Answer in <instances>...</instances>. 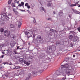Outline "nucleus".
<instances>
[{
	"label": "nucleus",
	"instance_id": "f257e3e1",
	"mask_svg": "<svg viewBox=\"0 0 80 80\" xmlns=\"http://www.w3.org/2000/svg\"><path fill=\"white\" fill-rule=\"evenodd\" d=\"M61 67L62 70L65 68H66V69H63L62 71L60 69L59 71H57L56 73L54 75V77H57L59 75L65 76L68 75V76H69L70 75V73H73L74 72V68L72 66H69L67 63H65L64 64L62 65Z\"/></svg>",
	"mask_w": 80,
	"mask_h": 80
},
{
	"label": "nucleus",
	"instance_id": "f03ea898",
	"mask_svg": "<svg viewBox=\"0 0 80 80\" xmlns=\"http://www.w3.org/2000/svg\"><path fill=\"white\" fill-rule=\"evenodd\" d=\"M9 17L7 16V14L4 12L0 15V22L2 23H4V21L7 20H8Z\"/></svg>",
	"mask_w": 80,
	"mask_h": 80
},
{
	"label": "nucleus",
	"instance_id": "7ed1b4c3",
	"mask_svg": "<svg viewBox=\"0 0 80 80\" xmlns=\"http://www.w3.org/2000/svg\"><path fill=\"white\" fill-rule=\"evenodd\" d=\"M4 34L0 36V40H3L5 38V37H8L10 36V31L8 30H7L4 31Z\"/></svg>",
	"mask_w": 80,
	"mask_h": 80
},
{
	"label": "nucleus",
	"instance_id": "20e7f679",
	"mask_svg": "<svg viewBox=\"0 0 80 80\" xmlns=\"http://www.w3.org/2000/svg\"><path fill=\"white\" fill-rule=\"evenodd\" d=\"M25 35H27L29 37H31L33 35V31L30 30V31H28L25 32Z\"/></svg>",
	"mask_w": 80,
	"mask_h": 80
},
{
	"label": "nucleus",
	"instance_id": "39448f33",
	"mask_svg": "<svg viewBox=\"0 0 80 80\" xmlns=\"http://www.w3.org/2000/svg\"><path fill=\"white\" fill-rule=\"evenodd\" d=\"M55 31V30L53 29H51L49 32H49L48 34V36H55V34L54 32Z\"/></svg>",
	"mask_w": 80,
	"mask_h": 80
},
{
	"label": "nucleus",
	"instance_id": "423d86ee",
	"mask_svg": "<svg viewBox=\"0 0 80 80\" xmlns=\"http://www.w3.org/2000/svg\"><path fill=\"white\" fill-rule=\"evenodd\" d=\"M36 40L39 42H41V41L42 40V39L41 36L38 35L37 37Z\"/></svg>",
	"mask_w": 80,
	"mask_h": 80
},
{
	"label": "nucleus",
	"instance_id": "0eeeda50",
	"mask_svg": "<svg viewBox=\"0 0 80 80\" xmlns=\"http://www.w3.org/2000/svg\"><path fill=\"white\" fill-rule=\"evenodd\" d=\"M18 23V28H20V27L22 24V19H20L19 20V22Z\"/></svg>",
	"mask_w": 80,
	"mask_h": 80
},
{
	"label": "nucleus",
	"instance_id": "6e6552de",
	"mask_svg": "<svg viewBox=\"0 0 80 80\" xmlns=\"http://www.w3.org/2000/svg\"><path fill=\"white\" fill-rule=\"evenodd\" d=\"M38 73L37 71L32 72V75L34 77H36V76H37V74H38Z\"/></svg>",
	"mask_w": 80,
	"mask_h": 80
},
{
	"label": "nucleus",
	"instance_id": "1a4fd4ad",
	"mask_svg": "<svg viewBox=\"0 0 80 80\" xmlns=\"http://www.w3.org/2000/svg\"><path fill=\"white\" fill-rule=\"evenodd\" d=\"M8 52H9L8 50H4L3 51H2V53H3V54H5V55H7V54L8 53Z\"/></svg>",
	"mask_w": 80,
	"mask_h": 80
},
{
	"label": "nucleus",
	"instance_id": "9d476101",
	"mask_svg": "<svg viewBox=\"0 0 80 80\" xmlns=\"http://www.w3.org/2000/svg\"><path fill=\"white\" fill-rule=\"evenodd\" d=\"M32 78V74L31 73H29L28 75V77H27L26 78V80H30Z\"/></svg>",
	"mask_w": 80,
	"mask_h": 80
},
{
	"label": "nucleus",
	"instance_id": "9b49d317",
	"mask_svg": "<svg viewBox=\"0 0 80 80\" xmlns=\"http://www.w3.org/2000/svg\"><path fill=\"white\" fill-rule=\"evenodd\" d=\"M72 10L73 12L76 14H80V12L78 11L76 9H72Z\"/></svg>",
	"mask_w": 80,
	"mask_h": 80
},
{
	"label": "nucleus",
	"instance_id": "f8f14e48",
	"mask_svg": "<svg viewBox=\"0 0 80 80\" xmlns=\"http://www.w3.org/2000/svg\"><path fill=\"white\" fill-rule=\"evenodd\" d=\"M10 45L11 47H14L15 45V42L14 41H11Z\"/></svg>",
	"mask_w": 80,
	"mask_h": 80
},
{
	"label": "nucleus",
	"instance_id": "ddd939ff",
	"mask_svg": "<svg viewBox=\"0 0 80 80\" xmlns=\"http://www.w3.org/2000/svg\"><path fill=\"white\" fill-rule=\"evenodd\" d=\"M52 51H53V52L55 51V50H56V47H55V46L53 45L52 46Z\"/></svg>",
	"mask_w": 80,
	"mask_h": 80
},
{
	"label": "nucleus",
	"instance_id": "4468645a",
	"mask_svg": "<svg viewBox=\"0 0 80 80\" xmlns=\"http://www.w3.org/2000/svg\"><path fill=\"white\" fill-rule=\"evenodd\" d=\"M3 68H4V67L3 66V64H1L0 65V70H2Z\"/></svg>",
	"mask_w": 80,
	"mask_h": 80
},
{
	"label": "nucleus",
	"instance_id": "2eb2a0df",
	"mask_svg": "<svg viewBox=\"0 0 80 80\" xmlns=\"http://www.w3.org/2000/svg\"><path fill=\"white\" fill-rule=\"evenodd\" d=\"M33 31L34 32L36 33V32H37L38 31V29H37L36 28H33Z\"/></svg>",
	"mask_w": 80,
	"mask_h": 80
},
{
	"label": "nucleus",
	"instance_id": "dca6fc26",
	"mask_svg": "<svg viewBox=\"0 0 80 80\" xmlns=\"http://www.w3.org/2000/svg\"><path fill=\"white\" fill-rule=\"evenodd\" d=\"M10 27L11 28H14L15 27V25L11 24L10 25Z\"/></svg>",
	"mask_w": 80,
	"mask_h": 80
},
{
	"label": "nucleus",
	"instance_id": "f3484780",
	"mask_svg": "<svg viewBox=\"0 0 80 80\" xmlns=\"http://www.w3.org/2000/svg\"><path fill=\"white\" fill-rule=\"evenodd\" d=\"M3 47V45L0 44V51H2V47Z\"/></svg>",
	"mask_w": 80,
	"mask_h": 80
},
{
	"label": "nucleus",
	"instance_id": "a211bd4d",
	"mask_svg": "<svg viewBox=\"0 0 80 80\" xmlns=\"http://www.w3.org/2000/svg\"><path fill=\"white\" fill-rule=\"evenodd\" d=\"M63 15V12H59V16H62Z\"/></svg>",
	"mask_w": 80,
	"mask_h": 80
},
{
	"label": "nucleus",
	"instance_id": "6ab92c4d",
	"mask_svg": "<svg viewBox=\"0 0 80 80\" xmlns=\"http://www.w3.org/2000/svg\"><path fill=\"white\" fill-rule=\"evenodd\" d=\"M40 10L41 12H43L44 10V8L42 7L40 8Z\"/></svg>",
	"mask_w": 80,
	"mask_h": 80
},
{
	"label": "nucleus",
	"instance_id": "aec40b11",
	"mask_svg": "<svg viewBox=\"0 0 80 80\" xmlns=\"http://www.w3.org/2000/svg\"><path fill=\"white\" fill-rule=\"evenodd\" d=\"M23 59L20 58L19 59V62L21 63H23Z\"/></svg>",
	"mask_w": 80,
	"mask_h": 80
},
{
	"label": "nucleus",
	"instance_id": "412c9836",
	"mask_svg": "<svg viewBox=\"0 0 80 80\" xmlns=\"http://www.w3.org/2000/svg\"><path fill=\"white\" fill-rule=\"evenodd\" d=\"M52 5V3L49 2L47 4L48 7H50V6H51Z\"/></svg>",
	"mask_w": 80,
	"mask_h": 80
},
{
	"label": "nucleus",
	"instance_id": "4be33fe9",
	"mask_svg": "<svg viewBox=\"0 0 80 80\" xmlns=\"http://www.w3.org/2000/svg\"><path fill=\"white\" fill-rule=\"evenodd\" d=\"M67 4H68L69 5H71V1L70 0H69L67 3Z\"/></svg>",
	"mask_w": 80,
	"mask_h": 80
},
{
	"label": "nucleus",
	"instance_id": "5701e85b",
	"mask_svg": "<svg viewBox=\"0 0 80 80\" xmlns=\"http://www.w3.org/2000/svg\"><path fill=\"white\" fill-rule=\"evenodd\" d=\"M43 70H41L39 71H38L37 72L38 73H42Z\"/></svg>",
	"mask_w": 80,
	"mask_h": 80
},
{
	"label": "nucleus",
	"instance_id": "b1692460",
	"mask_svg": "<svg viewBox=\"0 0 80 80\" xmlns=\"http://www.w3.org/2000/svg\"><path fill=\"white\" fill-rule=\"evenodd\" d=\"M69 39H70V40H72V39H73V36L72 35H70L69 36Z\"/></svg>",
	"mask_w": 80,
	"mask_h": 80
},
{
	"label": "nucleus",
	"instance_id": "393cba45",
	"mask_svg": "<svg viewBox=\"0 0 80 80\" xmlns=\"http://www.w3.org/2000/svg\"><path fill=\"white\" fill-rule=\"evenodd\" d=\"M14 3H17L18 4L19 3V1L18 0H15L14 1Z\"/></svg>",
	"mask_w": 80,
	"mask_h": 80
},
{
	"label": "nucleus",
	"instance_id": "a878e982",
	"mask_svg": "<svg viewBox=\"0 0 80 80\" xmlns=\"http://www.w3.org/2000/svg\"><path fill=\"white\" fill-rule=\"evenodd\" d=\"M52 48L51 46H49L48 47V50H52Z\"/></svg>",
	"mask_w": 80,
	"mask_h": 80
},
{
	"label": "nucleus",
	"instance_id": "bb28decb",
	"mask_svg": "<svg viewBox=\"0 0 80 80\" xmlns=\"http://www.w3.org/2000/svg\"><path fill=\"white\" fill-rule=\"evenodd\" d=\"M3 31H4V29H3V28H1L0 29V32H1V33H2Z\"/></svg>",
	"mask_w": 80,
	"mask_h": 80
},
{
	"label": "nucleus",
	"instance_id": "cd10ccee",
	"mask_svg": "<svg viewBox=\"0 0 80 80\" xmlns=\"http://www.w3.org/2000/svg\"><path fill=\"white\" fill-rule=\"evenodd\" d=\"M65 76L64 77L62 78L61 79V80H66V77H65L66 75L64 76Z\"/></svg>",
	"mask_w": 80,
	"mask_h": 80
},
{
	"label": "nucleus",
	"instance_id": "c85d7f7f",
	"mask_svg": "<svg viewBox=\"0 0 80 80\" xmlns=\"http://www.w3.org/2000/svg\"><path fill=\"white\" fill-rule=\"evenodd\" d=\"M46 20H52V18H47L46 19Z\"/></svg>",
	"mask_w": 80,
	"mask_h": 80
},
{
	"label": "nucleus",
	"instance_id": "c756f323",
	"mask_svg": "<svg viewBox=\"0 0 80 80\" xmlns=\"http://www.w3.org/2000/svg\"><path fill=\"white\" fill-rule=\"evenodd\" d=\"M72 33L74 37L77 36V33H76L74 32H73Z\"/></svg>",
	"mask_w": 80,
	"mask_h": 80
},
{
	"label": "nucleus",
	"instance_id": "7c9ffc66",
	"mask_svg": "<svg viewBox=\"0 0 80 80\" xmlns=\"http://www.w3.org/2000/svg\"><path fill=\"white\" fill-rule=\"evenodd\" d=\"M11 6L12 7H15V4L14 3H12L11 4Z\"/></svg>",
	"mask_w": 80,
	"mask_h": 80
},
{
	"label": "nucleus",
	"instance_id": "2f4dec72",
	"mask_svg": "<svg viewBox=\"0 0 80 80\" xmlns=\"http://www.w3.org/2000/svg\"><path fill=\"white\" fill-rule=\"evenodd\" d=\"M72 41H73V42H76L77 41V39L75 38H72Z\"/></svg>",
	"mask_w": 80,
	"mask_h": 80
},
{
	"label": "nucleus",
	"instance_id": "473e14b6",
	"mask_svg": "<svg viewBox=\"0 0 80 80\" xmlns=\"http://www.w3.org/2000/svg\"><path fill=\"white\" fill-rule=\"evenodd\" d=\"M23 62L24 64H26V65H28V62H27L26 61H23Z\"/></svg>",
	"mask_w": 80,
	"mask_h": 80
},
{
	"label": "nucleus",
	"instance_id": "72a5a7b5",
	"mask_svg": "<svg viewBox=\"0 0 80 80\" xmlns=\"http://www.w3.org/2000/svg\"><path fill=\"white\" fill-rule=\"evenodd\" d=\"M13 53H14V54H20V52H19V53L16 52H15V51H14Z\"/></svg>",
	"mask_w": 80,
	"mask_h": 80
},
{
	"label": "nucleus",
	"instance_id": "f704fd0d",
	"mask_svg": "<svg viewBox=\"0 0 80 80\" xmlns=\"http://www.w3.org/2000/svg\"><path fill=\"white\" fill-rule=\"evenodd\" d=\"M19 68H20V66H16L15 67V69H18Z\"/></svg>",
	"mask_w": 80,
	"mask_h": 80
},
{
	"label": "nucleus",
	"instance_id": "c9c22d12",
	"mask_svg": "<svg viewBox=\"0 0 80 80\" xmlns=\"http://www.w3.org/2000/svg\"><path fill=\"white\" fill-rule=\"evenodd\" d=\"M12 0H9L8 1V4L9 5H10V4H11V3L12 2Z\"/></svg>",
	"mask_w": 80,
	"mask_h": 80
},
{
	"label": "nucleus",
	"instance_id": "e433bc0d",
	"mask_svg": "<svg viewBox=\"0 0 80 80\" xmlns=\"http://www.w3.org/2000/svg\"><path fill=\"white\" fill-rule=\"evenodd\" d=\"M74 37H75V38H76L77 40H78V37L77 36H76Z\"/></svg>",
	"mask_w": 80,
	"mask_h": 80
},
{
	"label": "nucleus",
	"instance_id": "4c0bfd02",
	"mask_svg": "<svg viewBox=\"0 0 80 80\" xmlns=\"http://www.w3.org/2000/svg\"><path fill=\"white\" fill-rule=\"evenodd\" d=\"M77 5L76 4H72L71 5V7H75V6H76Z\"/></svg>",
	"mask_w": 80,
	"mask_h": 80
},
{
	"label": "nucleus",
	"instance_id": "58836bf2",
	"mask_svg": "<svg viewBox=\"0 0 80 80\" xmlns=\"http://www.w3.org/2000/svg\"><path fill=\"white\" fill-rule=\"evenodd\" d=\"M19 10H20V11L21 12H26L25 10H23V9H19Z\"/></svg>",
	"mask_w": 80,
	"mask_h": 80
},
{
	"label": "nucleus",
	"instance_id": "ea45409f",
	"mask_svg": "<svg viewBox=\"0 0 80 80\" xmlns=\"http://www.w3.org/2000/svg\"><path fill=\"white\" fill-rule=\"evenodd\" d=\"M33 23L34 24L36 25V20L35 19L33 20Z\"/></svg>",
	"mask_w": 80,
	"mask_h": 80
},
{
	"label": "nucleus",
	"instance_id": "a19ab883",
	"mask_svg": "<svg viewBox=\"0 0 80 80\" xmlns=\"http://www.w3.org/2000/svg\"><path fill=\"white\" fill-rule=\"evenodd\" d=\"M8 16H10V17H12V14H11V13H9L8 14Z\"/></svg>",
	"mask_w": 80,
	"mask_h": 80
},
{
	"label": "nucleus",
	"instance_id": "79ce46f5",
	"mask_svg": "<svg viewBox=\"0 0 80 80\" xmlns=\"http://www.w3.org/2000/svg\"><path fill=\"white\" fill-rule=\"evenodd\" d=\"M46 80H56L54 79H49L48 78H47L46 79Z\"/></svg>",
	"mask_w": 80,
	"mask_h": 80
},
{
	"label": "nucleus",
	"instance_id": "37998d69",
	"mask_svg": "<svg viewBox=\"0 0 80 80\" xmlns=\"http://www.w3.org/2000/svg\"><path fill=\"white\" fill-rule=\"evenodd\" d=\"M28 3H26L25 4V6L26 7H28Z\"/></svg>",
	"mask_w": 80,
	"mask_h": 80
},
{
	"label": "nucleus",
	"instance_id": "c03bdc74",
	"mask_svg": "<svg viewBox=\"0 0 80 80\" xmlns=\"http://www.w3.org/2000/svg\"><path fill=\"white\" fill-rule=\"evenodd\" d=\"M21 3L22 6L24 5V2H21Z\"/></svg>",
	"mask_w": 80,
	"mask_h": 80
},
{
	"label": "nucleus",
	"instance_id": "a18cd8bd",
	"mask_svg": "<svg viewBox=\"0 0 80 80\" xmlns=\"http://www.w3.org/2000/svg\"><path fill=\"white\" fill-rule=\"evenodd\" d=\"M8 8L9 10H11V8H11V7H10V6L8 7Z\"/></svg>",
	"mask_w": 80,
	"mask_h": 80
},
{
	"label": "nucleus",
	"instance_id": "49530a36",
	"mask_svg": "<svg viewBox=\"0 0 80 80\" xmlns=\"http://www.w3.org/2000/svg\"><path fill=\"white\" fill-rule=\"evenodd\" d=\"M13 11L14 12V13H15V12H17V10H16V9H13Z\"/></svg>",
	"mask_w": 80,
	"mask_h": 80
},
{
	"label": "nucleus",
	"instance_id": "de8ad7c7",
	"mask_svg": "<svg viewBox=\"0 0 80 80\" xmlns=\"http://www.w3.org/2000/svg\"><path fill=\"white\" fill-rule=\"evenodd\" d=\"M13 11L14 12V13H15V12H17V10H16V9H13Z\"/></svg>",
	"mask_w": 80,
	"mask_h": 80
},
{
	"label": "nucleus",
	"instance_id": "09e8293b",
	"mask_svg": "<svg viewBox=\"0 0 80 80\" xmlns=\"http://www.w3.org/2000/svg\"><path fill=\"white\" fill-rule=\"evenodd\" d=\"M15 13L16 14V15H18V12L17 11L15 12Z\"/></svg>",
	"mask_w": 80,
	"mask_h": 80
},
{
	"label": "nucleus",
	"instance_id": "8fccbe9b",
	"mask_svg": "<svg viewBox=\"0 0 80 80\" xmlns=\"http://www.w3.org/2000/svg\"><path fill=\"white\" fill-rule=\"evenodd\" d=\"M5 77H6V78H8V75H5Z\"/></svg>",
	"mask_w": 80,
	"mask_h": 80
},
{
	"label": "nucleus",
	"instance_id": "3c124183",
	"mask_svg": "<svg viewBox=\"0 0 80 80\" xmlns=\"http://www.w3.org/2000/svg\"><path fill=\"white\" fill-rule=\"evenodd\" d=\"M28 13H29L30 14V15H31V12H30V11H29V10H27Z\"/></svg>",
	"mask_w": 80,
	"mask_h": 80
},
{
	"label": "nucleus",
	"instance_id": "603ef678",
	"mask_svg": "<svg viewBox=\"0 0 80 80\" xmlns=\"http://www.w3.org/2000/svg\"><path fill=\"white\" fill-rule=\"evenodd\" d=\"M70 46H71V47H73V44L72 43H71L70 44Z\"/></svg>",
	"mask_w": 80,
	"mask_h": 80
},
{
	"label": "nucleus",
	"instance_id": "864d4df0",
	"mask_svg": "<svg viewBox=\"0 0 80 80\" xmlns=\"http://www.w3.org/2000/svg\"><path fill=\"white\" fill-rule=\"evenodd\" d=\"M22 4H18V6H19V7H22Z\"/></svg>",
	"mask_w": 80,
	"mask_h": 80
},
{
	"label": "nucleus",
	"instance_id": "5fc2aeb1",
	"mask_svg": "<svg viewBox=\"0 0 80 80\" xmlns=\"http://www.w3.org/2000/svg\"><path fill=\"white\" fill-rule=\"evenodd\" d=\"M27 8L28 9H29L30 8V6H27Z\"/></svg>",
	"mask_w": 80,
	"mask_h": 80
},
{
	"label": "nucleus",
	"instance_id": "6e6d98bb",
	"mask_svg": "<svg viewBox=\"0 0 80 80\" xmlns=\"http://www.w3.org/2000/svg\"><path fill=\"white\" fill-rule=\"evenodd\" d=\"M19 50H22V49H23V48H19Z\"/></svg>",
	"mask_w": 80,
	"mask_h": 80
},
{
	"label": "nucleus",
	"instance_id": "4d7b16f0",
	"mask_svg": "<svg viewBox=\"0 0 80 80\" xmlns=\"http://www.w3.org/2000/svg\"><path fill=\"white\" fill-rule=\"evenodd\" d=\"M52 1V0H48L47 2H50Z\"/></svg>",
	"mask_w": 80,
	"mask_h": 80
},
{
	"label": "nucleus",
	"instance_id": "13d9d810",
	"mask_svg": "<svg viewBox=\"0 0 80 80\" xmlns=\"http://www.w3.org/2000/svg\"><path fill=\"white\" fill-rule=\"evenodd\" d=\"M35 37V34H34L33 35V38H34Z\"/></svg>",
	"mask_w": 80,
	"mask_h": 80
},
{
	"label": "nucleus",
	"instance_id": "bf43d9fd",
	"mask_svg": "<svg viewBox=\"0 0 80 80\" xmlns=\"http://www.w3.org/2000/svg\"><path fill=\"white\" fill-rule=\"evenodd\" d=\"M17 50H18V49H19V46H18L17 48Z\"/></svg>",
	"mask_w": 80,
	"mask_h": 80
},
{
	"label": "nucleus",
	"instance_id": "052dcab7",
	"mask_svg": "<svg viewBox=\"0 0 80 80\" xmlns=\"http://www.w3.org/2000/svg\"><path fill=\"white\" fill-rule=\"evenodd\" d=\"M3 57H4V55H2L1 56V58H3Z\"/></svg>",
	"mask_w": 80,
	"mask_h": 80
},
{
	"label": "nucleus",
	"instance_id": "680f3d73",
	"mask_svg": "<svg viewBox=\"0 0 80 80\" xmlns=\"http://www.w3.org/2000/svg\"><path fill=\"white\" fill-rule=\"evenodd\" d=\"M12 63L11 62H10L9 63V65H12Z\"/></svg>",
	"mask_w": 80,
	"mask_h": 80
},
{
	"label": "nucleus",
	"instance_id": "e2e57ef3",
	"mask_svg": "<svg viewBox=\"0 0 80 80\" xmlns=\"http://www.w3.org/2000/svg\"><path fill=\"white\" fill-rule=\"evenodd\" d=\"M75 2V4H78V2Z\"/></svg>",
	"mask_w": 80,
	"mask_h": 80
},
{
	"label": "nucleus",
	"instance_id": "0e129e2a",
	"mask_svg": "<svg viewBox=\"0 0 80 80\" xmlns=\"http://www.w3.org/2000/svg\"><path fill=\"white\" fill-rule=\"evenodd\" d=\"M53 13L54 14H55V13H56L54 11V12H53Z\"/></svg>",
	"mask_w": 80,
	"mask_h": 80
},
{
	"label": "nucleus",
	"instance_id": "69168bd1",
	"mask_svg": "<svg viewBox=\"0 0 80 80\" xmlns=\"http://www.w3.org/2000/svg\"><path fill=\"white\" fill-rule=\"evenodd\" d=\"M73 57H75V55H73Z\"/></svg>",
	"mask_w": 80,
	"mask_h": 80
},
{
	"label": "nucleus",
	"instance_id": "338daca9",
	"mask_svg": "<svg viewBox=\"0 0 80 80\" xmlns=\"http://www.w3.org/2000/svg\"><path fill=\"white\" fill-rule=\"evenodd\" d=\"M15 72H17L18 73V70H17V71H15Z\"/></svg>",
	"mask_w": 80,
	"mask_h": 80
},
{
	"label": "nucleus",
	"instance_id": "774afa93",
	"mask_svg": "<svg viewBox=\"0 0 80 80\" xmlns=\"http://www.w3.org/2000/svg\"><path fill=\"white\" fill-rule=\"evenodd\" d=\"M78 7H80V5H79V6H78Z\"/></svg>",
	"mask_w": 80,
	"mask_h": 80
}]
</instances>
